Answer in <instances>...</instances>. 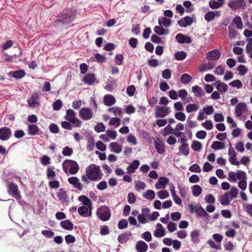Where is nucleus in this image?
I'll return each instance as SVG.
<instances>
[{"mask_svg":"<svg viewBox=\"0 0 252 252\" xmlns=\"http://www.w3.org/2000/svg\"><path fill=\"white\" fill-rule=\"evenodd\" d=\"M78 200L82 202L85 206L92 207V202L90 199L85 195H81L79 197Z\"/></svg>","mask_w":252,"mask_h":252,"instance_id":"c9c22d12","label":"nucleus"},{"mask_svg":"<svg viewBox=\"0 0 252 252\" xmlns=\"http://www.w3.org/2000/svg\"><path fill=\"white\" fill-rule=\"evenodd\" d=\"M187 57V53L184 51H178L175 54V58L176 60L181 61Z\"/></svg>","mask_w":252,"mask_h":252,"instance_id":"8fccbe9b","label":"nucleus"},{"mask_svg":"<svg viewBox=\"0 0 252 252\" xmlns=\"http://www.w3.org/2000/svg\"><path fill=\"white\" fill-rule=\"evenodd\" d=\"M8 192L16 198H19L20 197L18 192V186L14 183H11L8 186Z\"/></svg>","mask_w":252,"mask_h":252,"instance_id":"dca6fc26","label":"nucleus"},{"mask_svg":"<svg viewBox=\"0 0 252 252\" xmlns=\"http://www.w3.org/2000/svg\"><path fill=\"white\" fill-rule=\"evenodd\" d=\"M120 124L121 119L118 117L112 118L109 122V125L114 126L115 127H118Z\"/></svg>","mask_w":252,"mask_h":252,"instance_id":"864d4df0","label":"nucleus"},{"mask_svg":"<svg viewBox=\"0 0 252 252\" xmlns=\"http://www.w3.org/2000/svg\"><path fill=\"white\" fill-rule=\"evenodd\" d=\"M228 6L232 10H236L240 8L243 9L245 6L244 0H237L235 1H230Z\"/></svg>","mask_w":252,"mask_h":252,"instance_id":"9b49d317","label":"nucleus"},{"mask_svg":"<svg viewBox=\"0 0 252 252\" xmlns=\"http://www.w3.org/2000/svg\"><path fill=\"white\" fill-rule=\"evenodd\" d=\"M178 97L179 96L181 99L185 101V103H188L192 100L191 96H188V93L185 89H182L178 91Z\"/></svg>","mask_w":252,"mask_h":252,"instance_id":"412c9836","label":"nucleus"},{"mask_svg":"<svg viewBox=\"0 0 252 252\" xmlns=\"http://www.w3.org/2000/svg\"><path fill=\"white\" fill-rule=\"evenodd\" d=\"M111 152L116 154L120 153L122 151V146L117 142H112L109 145Z\"/></svg>","mask_w":252,"mask_h":252,"instance_id":"cd10ccee","label":"nucleus"},{"mask_svg":"<svg viewBox=\"0 0 252 252\" xmlns=\"http://www.w3.org/2000/svg\"><path fill=\"white\" fill-rule=\"evenodd\" d=\"M12 132L10 128L6 126L0 128V139L2 141L8 140L11 136Z\"/></svg>","mask_w":252,"mask_h":252,"instance_id":"9d476101","label":"nucleus"},{"mask_svg":"<svg viewBox=\"0 0 252 252\" xmlns=\"http://www.w3.org/2000/svg\"><path fill=\"white\" fill-rule=\"evenodd\" d=\"M25 74V71L22 69L15 71H11L8 73L9 77H13L16 79H20L23 78Z\"/></svg>","mask_w":252,"mask_h":252,"instance_id":"f3484780","label":"nucleus"},{"mask_svg":"<svg viewBox=\"0 0 252 252\" xmlns=\"http://www.w3.org/2000/svg\"><path fill=\"white\" fill-rule=\"evenodd\" d=\"M192 241L194 243H198L199 241V232L197 230L192 231L190 234Z\"/></svg>","mask_w":252,"mask_h":252,"instance_id":"37998d69","label":"nucleus"},{"mask_svg":"<svg viewBox=\"0 0 252 252\" xmlns=\"http://www.w3.org/2000/svg\"><path fill=\"white\" fill-rule=\"evenodd\" d=\"M13 45V41L12 40H7L5 43L2 45V51L6 50L11 48Z\"/></svg>","mask_w":252,"mask_h":252,"instance_id":"5fc2aeb1","label":"nucleus"},{"mask_svg":"<svg viewBox=\"0 0 252 252\" xmlns=\"http://www.w3.org/2000/svg\"><path fill=\"white\" fill-rule=\"evenodd\" d=\"M191 148L195 151H199L202 148L201 143L198 141H193L191 145Z\"/></svg>","mask_w":252,"mask_h":252,"instance_id":"603ef678","label":"nucleus"},{"mask_svg":"<svg viewBox=\"0 0 252 252\" xmlns=\"http://www.w3.org/2000/svg\"><path fill=\"white\" fill-rule=\"evenodd\" d=\"M39 129L38 126L34 124H31L28 126V133L30 135H35L39 134Z\"/></svg>","mask_w":252,"mask_h":252,"instance_id":"c756f323","label":"nucleus"},{"mask_svg":"<svg viewBox=\"0 0 252 252\" xmlns=\"http://www.w3.org/2000/svg\"><path fill=\"white\" fill-rule=\"evenodd\" d=\"M199 107L195 104L191 103L188 104L186 107V110L188 113H190L198 110Z\"/></svg>","mask_w":252,"mask_h":252,"instance_id":"3c124183","label":"nucleus"},{"mask_svg":"<svg viewBox=\"0 0 252 252\" xmlns=\"http://www.w3.org/2000/svg\"><path fill=\"white\" fill-rule=\"evenodd\" d=\"M204 199L207 203L214 204L215 202V198L211 194L206 195Z\"/></svg>","mask_w":252,"mask_h":252,"instance_id":"680f3d73","label":"nucleus"},{"mask_svg":"<svg viewBox=\"0 0 252 252\" xmlns=\"http://www.w3.org/2000/svg\"><path fill=\"white\" fill-rule=\"evenodd\" d=\"M175 38L178 42L181 44H190L192 42L191 38L187 35L182 33H178L176 35Z\"/></svg>","mask_w":252,"mask_h":252,"instance_id":"f8f14e48","label":"nucleus"},{"mask_svg":"<svg viewBox=\"0 0 252 252\" xmlns=\"http://www.w3.org/2000/svg\"><path fill=\"white\" fill-rule=\"evenodd\" d=\"M29 106L32 108H36L39 106L40 101L37 93H33L31 97L27 100Z\"/></svg>","mask_w":252,"mask_h":252,"instance_id":"1a4fd4ad","label":"nucleus"},{"mask_svg":"<svg viewBox=\"0 0 252 252\" xmlns=\"http://www.w3.org/2000/svg\"><path fill=\"white\" fill-rule=\"evenodd\" d=\"M192 91L197 97H201L204 94L203 89L198 85L192 87Z\"/></svg>","mask_w":252,"mask_h":252,"instance_id":"72a5a7b5","label":"nucleus"},{"mask_svg":"<svg viewBox=\"0 0 252 252\" xmlns=\"http://www.w3.org/2000/svg\"><path fill=\"white\" fill-rule=\"evenodd\" d=\"M95 80L96 78L94 74H87L83 77L84 82L89 85H93Z\"/></svg>","mask_w":252,"mask_h":252,"instance_id":"c85d7f7f","label":"nucleus"},{"mask_svg":"<svg viewBox=\"0 0 252 252\" xmlns=\"http://www.w3.org/2000/svg\"><path fill=\"white\" fill-rule=\"evenodd\" d=\"M226 193H228L230 199H232L237 197L238 189L237 188L233 187L231 188L230 191L226 192Z\"/></svg>","mask_w":252,"mask_h":252,"instance_id":"c03bdc74","label":"nucleus"},{"mask_svg":"<svg viewBox=\"0 0 252 252\" xmlns=\"http://www.w3.org/2000/svg\"><path fill=\"white\" fill-rule=\"evenodd\" d=\"M158 196L161 199H164L169 196V194L166 190H161L157 193Z\"/></svg>","mask_w":252,"mask_h":252,"instance_id":"13d9d810","label":"nucleus"},{"mask_svg":"<svg viewBox=\"0 0 252 252\" xmlns=\"http://www.w3.org/2000/svg\"><path fill=\"white\" fill-rule=\"evenodd\" d=\"M184 129V125L181 123H179L175 127V128L174 129H173L172 127L170 126V125H169L164 128V131L170 130L171 131H179V130H183Z\"/></svg>","mask_w":252,"mask_h":252,"instance_id":"ea45409f","label":"nucleus"},{"mask_svg":"<svg viewBox=\"0 0 252 252\" xmlns=\"http://www.w3.org/2000/svg\"><path fill=\"white\" fill-rule=\"evenodd\" d=\"M246 104L244 102L238 103L235 107V113L238 118L240 117L242 115V112L246 109Z\"/></svg>","mask_w":252,"mask_h":252,"instance_id":"393cba45","label":"nucleus"},{"mask_svg":"<svg viewBox=\"0 0 252 252\" xmlns=\"http://www.w3.org/2000/svg\"><path fill=\"white\" fill-rule=\"evenodd\" d=\"M229 35L230 38H234L237 35L238 32L230 25L228 27Z\"/></svg>","mask_w":252,"mask_h":252,"instance_id":"69168bd1","label":"nucleus"},{"mask_svg":"<svg viewBox=\"0 0 252 252\" xmlns=\"http://www.w3.org/2000/svg\"><path fill=\"white\" fill-rule=\"evenodd\" d=\"M128 222L125 219H122L118 223V228L120 229H123L127 227Z\"/></svg>","mask_w":252,"mask_h":252,"instance_id":"774afa93","label":"nucleus"},{"mask_svg":"<svg viewBox=\"0 0 252 252\" xmlns=\"http://www.w3.org/2000/svg\"><path fill=\"white\" fill-rule=\"evenodd\" d=\"M76 113L72 109H69L66 111V115L64 119L73 124L76 127H80L81 121L76 118Z\"/></svg>","mask_w":252,"mask_h":252,"instance_id":"20e7f679","label":"nucleus"},{"mask_svg":"<svg viewBox=\"0 0 252 252\" xmlns=\"http://www.w3.org/2000/svg\"><path fill=\"white\" fill-rule=\"evenodd\" d=\"M211 148L215 150H219L224 149L225 145L224 143L215 141L213 142Z\"/></svg>","mask_w":252,"mask_h":252,"instance_id":"e433bc0d","label":"nucleus"},{"mask_svg":"<svg viewBox=\"0 0 252 252\" xmlns=\"http://www.w3.org/2000/svg\"><path fill=\"white\" fill-rule=\"evenodd\" d=\"M89 61L92 62H97L99 63H103L106 62V58L99 53H96L94 57L90 58Z\"/></svg>","mask_w":252,"mask_h":252,"instance_id":"bb28decb","label":"nucleus"},{"mask_svg":"<svg viewBox=\"0 0 252 252\" xmlns=\"http://www.w3.org/2000/svg\"><path fill=\"white\" fill-rule=\"evenodd\" d=\"M92 207L81 206L78 209L79 214L84 217L91 216L92 215Z\"/></svg>","mask_w":252,"mask_h":252,"instance_id":"ddd939ff","label":"nucleus"},{"mask_svg":"<svg viewBox=\"0 0 252 252\" xmlns=\"http://www.w3.org/2000/svg\"><path fill=\"white\" fill-rule=\"evenodd\" d=\"M86 173L88 178L93 181L101 180L103 175L100 167L94 164L86 168Z\"/></svg>","mask_w":252,"mask_h":252,"instance_id":"f257e3e1","label":"nucleus"},{"mask_svg":"<svg viewBox=\"0 0 252 252\" xmlns=\"http://www.w3.org/2000/svg\"><path fill=\"white\" fill-rule=\"evenodd\" d=\"M68 182L69 184L72 185L74 188L79 190L83 189L81 183L79 182V179L76 177H71L68 179Z\"/></svg>","mask_w":252,"mask_h":252,"instance_id":"6ab92c4d","label":"nucleus"},{"mask_svg":"<svg viewBox=\"0 0 252 252\" xmlns=\"http://www.w3.org/2000/svg\"><path fill=\"white\" fill-rule=\"evenodd\" d=\"M180 152L184 156H187L189 153V148L188 144H182L179 147Z\"/></svg>","mask_w":252,"mask_h":252,"instance_id":"58836bf2","label":"nucleus"},{"mask_svg":"<svg viewBox=\"0 0 252 252\" xmlns=\"http://www.w3.org/2000/svg\"><path fill=\"white\" fill-rule=\"evenodd\" d=\"M228 154L229 156V162L232 165H238L239 162L236 160L237 153L235 152L232 146H231V147L229 148Z\"/></svg>","mask_w":252,"mask_h":252,"instance_id":"4468645a","label":"nucleus"},{"mask_svg":"<svg viewBox=\"0 0 252 252\" xmlns=\"http://www.w3.org/2000/svg\"><path fill=\"white\" fill-rule=\"evenodd\" d=\"M155 32L158 35H164V28L161 26H156L154 29Z\"/></svg>","mask_w":252,"mask_h":252,"instance_id":"e2e57ef3","label":"nucleus"},{"mask_svg":"<svg viewBox=\"0 0 252 252\" xmlns=\"http://www.w3.org/2000/svg\"><path fill=\"white\" fill-rule=\"evenodd\" d=\"M157 227L158 228L157 230H158L159 231H161V234H159L158 232H155L154 235L157 237H161L164 236L165 234V229L163 228L162 225L160 223H158L157 224Z\"/></svg>","mask_w":252,"mask_h":252,"instance_id":"79ce46f5","label":"nucleus"},{"mask_svg":"<svg viewBox=\"0 0 252 252\" xmlns=\"http://www.w3.org/2000/svg\"><path fill=\"white\" fill-rule=\"evenodd\" d=\"M204 18L207 22H210L215 18V12L210 11L205 14Z\"/></svg>","mask_w":252,"mask_h":252,"instance_id":"bf43d9fd","label":"nucleus"},{"mask_svg":"<svg viewBox=\"0 0 252 252\" xmlns=\"http://www.w3.org/2000/svg\"><path fill=\"white\" fill-rule=\"evenodd\" d=\"M79 115L82 119L88 121L92 118L93 113L89 108L84 107L80 109Z\"/></svg>","mask_w":252,"mask_h":252,"instance_id":"6e6552de","label":"nucleus"},{"mask_svg":"<svg viewBox=\"0 0 252 252\" xmlns=\"http://www.w3.org/2000/svg\"><path fill=\"white\" fill-rule=\"evenodd\" d=\"M96 215L100 220L104 221H107L111 217L110 210L107 206H101L97 209Z\"/></svg>","mask_w":252,"mask_h":252,"instance_id":"39448f33","label":"nucleus"},{"mask_svg":"<svg viewBox=\"0 0 252 252\" xmlns=\"http://www.w3.org/2000/svg\"><path fill=\"white\" fill-rule=\"evenodd\" d=\"M158 25L163 26L165 28L169 27L171 24V20L166 17L159 18L158 20Z\"/></svg>","mask_w":252,"mask_h":252,"instance_id":"473e14b6","label":"nucleus"},{"mask_svg":"<svg viewBox=\"0 0 252 252\" xmlns=\"http://www.w3.org/2000/svg\"><path fill=\"white\" fill-rule=\"evenodd\" d=\"M214 64H202L199 70L200 72H204L210 70L214 68Z\"/></svg>","mask_w":252,"mask_h":252,"instance_id":"09e8293b","label":"nucleus"},{"mask_svg":"<svg viewBox=\"0 0 252 252\" xmlns=\"http://www.w3.org/2000/svg\"><path fill=\"white\" fill-rule=\"evenodd\" d=\"M192 79V77L187 73L183 74L181 75L180 81L182 83L187 84H188Z\"/></svg>","mask_w":252,"mask_h":252,"instance_id":"a19ab883","label":"nucleus"},{"mask_svg":"<svg viewBox=\"0 0 252 252\" xmlns=\"http://www.w3.org/2000/svg\"><path fill=\"white\" fill-rule=\"evenodd\" d=\"M169 179L164 177H159L157 184L155 185L156 189H164L166 185L169 183Z\"/></svg>","mask_w":252,"mask_h":252,"instance_id":"a211bd4d","label":"nucleus"},{"mask_svg":"<svg viewBox=\"0 0 252 252\" xmlns=\"http://www.w3.org/2000/svg\"><path fill=\"white\" fill-rule=\"evenodd\" d=\"M135 248L137 252H146L148 246V245L143 241H138L135 245Z\"/></svg>","mask_w":252,"mask_h":252,"instance_id":"5701e85b","label":"nucleus"},{"mask_svg":"<svg viewBox=\"0 0 252 252\" xmlns=\"http://www.w3.org/2000/svg\"><path fill=\"white\" fill-rule=\"evenodd\" d=\"M217 85L216 86L217 89L220 91L222 92V93H225L227 90V86L224 83L220 82V81H218Z\"/></svg>","mask_w":252,"mask_h":252,"instance_id":"49530a36","label":"nucleus"},{"mask_svg":"<svg viewBox=\"0 0 252 252\" xmlns=\"http://www.w3.org/2000/svg\"><path fill=\"white\" fill-rule=\"evenodd\" d=\"M57 197L60 201L63 204L67 205L68 200L67 199L66 192L63 189H61L59 190V192L57 194Z\"/></svg>","mask_w":252,"mask_h":252,"instance_id":"aec40b11","label":"nucleus"},{"mask_svg":"<svg viewBox=\"0 0 252 252\" xmlns=\"http://www.w3.org/2000/svg\"><path fill=\"white\" fill-rule=\"evenodd\" d=\"M155 196H156V194H155V192L154 190H148L147 191V192H146L144 194H143V197L147 199H149V200H152V199H153L154 198H155Z\"/></svg>","mask_w":252,"mask_h":252,"instance_id":"de8ad7c7","label":"nucleus"},{"mask_svg":"<svg viewBox=\"0 0 252 252\" xmlns=\"http://www.w3.org/2000/svg\"><path fill=\"white\" fill-rule=\"evenodd\" d=\"M76 17V12L70 8H65L58 16V19L55 21V23L61 22L67 24L73 21Z\"/></svg>","mask_w":252,"mask_h":252,"instance_id":"f03ea898","label":"nucleus"},{"mask_svg":"<svg viewBox=\"0 0 252 252\" xmlns=\"http://www.w3.org/2000/svg\"><path fill=\"white\" fill-rule=\"evenodd\" d=\"M189 212L191 213L195 212L198 217L208 218L209 217V214L205 211L204 208L201 206H194L191 204L189 205Z\"/></svg>","mask_w":252,"mask_h":252,"instance_id":"423d86ee","label":"nucleus"},{"mask_svg":"<svg viewBox=\"0 0 252 252\" xmlns=\"http://www.w3.org/2000/svg\"><path fill=\"white\" fill-rule=\"evenodd\" d=\"M192 194L194 196H198L202 192V188L199 185H194L191 188Z\"/></svg>","mask_w":252,"mask_h":252,"instance_id":"a18cd8bd","label":"nucleus"},{"mask_svg":"<svg viewBox=\"0 0 252 252\" xmlns=\"http://www.w3.org/2000/svg\"><path fill=\"white\" fill-rule=\"evenodd\" d=\"M184 6L186 7L187 9L186 10V12L188 13H190L194 10V8L191 7L192 4L190 1L186 0L183 2Z\"/></svg>","mask_w":252,"mask_h":252,"instance_id":"052dcab7","label":"nucleus"},{"mask_svg":"<svg viewBox=\"0 0 252 252\" xmlns=\"http://www.w3.org/2000/svg\"><path fill=\"white\" fill-rule=\"evenodd\" d=\"M131 235V233L129 232V234L127 233H125L121 234L119 235L118 237V241L120 243L123 244L125 243L129 239V236Z\"/></svg>","mask_w":252,"mask_h":252,"instance_id":"4c0bfd02","label":"nucleus"},{"mask_svg":"<svg viewBox=\"0 0 252 252\" xmlns=\"http://www.w3.org/2000/svg\"><path fill=\"white\" fill-rule=\"evenodd\" d=\"M193 23V19L189 16H186L178 21V24L182 28L190 26Z\"/></svg>","mask_w":252,"mask_h":252,"instance_id":"2eb2a0df","label":"nucleus"},{"mask_svg":"<svg viewBox=\"0 0 252 252\" xmlns=\"http://www.w3.org/2000/svg\"><path fill=\"white\" fill-rule=\"evenodd\" d=\"M104 104L107 106H111L114 104L116 102L115 97L110 94H106L103 98Z\"/></svg>","mask_w":252,"mask_h":252,"instance_id":"a878e982","label":"nucleus"},{"mask_svg":"<svg viewBox=\"0 0 252 252\" xmlns=\"http://www.w3.org/2000/svg\"><path fill=\"white\" fill-rule=\"evenodd\" d=\"M236 25V28L238 29H242L243 28V23L241 17L239 16H236L232 20L231 23V26Z\"/></svg>","mask_w":252,"mask_h":252,"instance_id":"f704fd0d","label":"nucleus"},{"mask_svg":"<svg viewBox=\"0 0 252 252\" xmlns=\"http://www.w3.org/2000/svg\"><path fill=\"white\" fill-rule=\"evenodd\" d=\"M220 52L218 50H213L208 52L207 58L209 61H217L220 57Z\"/></svg>","mask_w":252,"mask_h":252,"instance_id":"4be33fe9","label":"nucleus"},{"mask_svg":"<svg viewBox=\"0 0 252 252\" xmlns=\"http://www.w3.org/2000/svg\"><path fill=\"white\" fill-rule=\"evenodd\" d=\"M62 166L63 171L66 173H67L68 168H69L68 172L72 175L76 174L79 169L78 163L75 161L70 159L65 160Z\"/></svg>","mask_w":252,"mask_h":252,"instance_id":"7ed1b4c3","label":"nucleus"},{"mask_svg":"<svg viewBox=\"0 0 252 252\" xmlns=\"http://www.w3.org/2000/svg\"><path fill=\"white\" fill-rule=\"evenodd\" d=\"M156 118H164L171 112L170 108L166 106H157L155 108Z\"/></svg>","mask_w":252,"mask_h":252,"instance_id":"0eeeda50","label":"nucleus"},{"mask_svg":"<svg viewBox=\"0 0 252 252\" xmlns=\"http://www.w3.org/2000/svg\"><path fill=\"white\" fill-rule=\"evenodd\" d=\"M63 105L62 101L60 99L56 100L53 104V107L54 110L58 111L61 109Z\"/></svg>","mask_w":252,"mask_h":252,"instance_id":"0e129e2a","label":"nucleus"},{"mask_svg":"<svg viewBox=\"0 0 252 252\" xmlns=\"http://www.w3.org/2000/svg\"><path fill=\"white\" fill-rule=\"evenodd\" d=\"M60 225L65 230H72L73 228V224L69 220L62 221L60 222Z\"/></svg>","mask_w":252,"mask_h":252,"instance_id":"7c9ffc66","label":"nucleus"},{"mask_svg":"<svg viewBox=\"0 0 252 252\" xmlns=\"http://www.w3.org/2000/svg\"><path fill=\"white\" fill-rule=\"evenodd\" d=\"M154 145L156 149L159 154H162L165 152L164 145L159 139L157 138L154 141Z\"/></svg>","mask_w":252,"mask_h":252,"instance_id":"b1692460","label":"nucleus"},{"mask_svg":"<svg viewBox=\"0 0 252 252\" xmlns=\"http://www.w3.org/2000/svg\"><path fill=\"white\" fill-rule=\"evenodd\" d=\"M201 125L207 130H211L213 127V123L211 120L206 121L205 122L202 123Z\"/></svg>","mask_w":252,"mask_h":252,"instance_id":"338daca9","label":"nucleus"},{"mask_svg":"<svg viewBox=\"0 0 252 252\" xmlns=\"http://www.w3.org/2000/svg\"><path fill=\"white\" fill-rule=\"evenodd\" d=\"M232 199H230L228 193L225 192L220 196V203L222 205H228Z\"/></svg>","mask_w":252,"mask_h":252,"instance_id":"2f4dec72","label":"nucleus"},{"mask_svg":"<svg viewBox=\"0 0 252 252\" xmlns=\"http://www.w3.org/2000/svg\"><path fill=\"white\" fill-rule=\"evenodd\" d=\"M94 129L97 132H103L105 130V126L102 123H98L94 126Z\"/></svg>","mask_w":252,"mask_h":252,"instance_id":"4d7b16f0","label":"nucleus"},{"mask_svg":"<svg viewBox=\"0 0 252 252\" xmlns=\"http://www.w3.org/2000/svg\"><path fill=\"white\" fill-rule=\"evenodd\" d=\"M209 5L210 8L212 9H216L221 7L223 4L219 1L211 0L209 1Z\"/></svg>","mask_w":252,"mask_h":252,"instance_id":"6e6d98bb","label":"nucleus"}]
</instances>
